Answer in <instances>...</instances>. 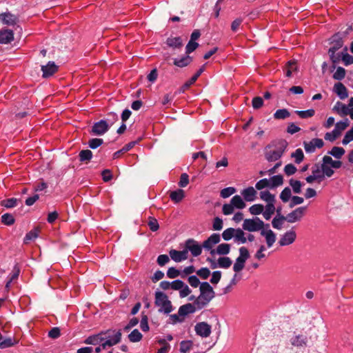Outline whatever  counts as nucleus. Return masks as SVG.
<instances>
[{
    "label": "nucleus",
    "mask_w": 353,
    "mask_h": 353,
    "mask_svg": "<svg viewBox=\"0 0 353 353\" xmlns=\"http://www.w3.org/2000/svg\"><path fill=\"white\" fill-rule=\"evenodd\" d=\"M239 256L237 257L239 259H243L244 261H247L250 257V253L248 250L243 246L241 247L239 250Z\"/></svg>",
    "instance_id": "63"
},
{
    "label": "nucleus",
    "mask_w": 353,
    "mask_h": 353,
    "mask_svg": "<svg viewBox=\"0 0 353 353\" xmlns=\"http://www.w3.org/2000/svg\"><path fill=\"white\" fill-rule=\"evenodd\" d=\"M18 21L16 15L10 12H6L0 14V21L8 26H14Z\"/></svg>",
    "instance_id": "17"
},
{
    "label": "nucleus",
    "mask_w": 353,
    "mask_h": 353,
    "mask_svg": "<svg viewBox=\"0 0 353 353\" xmlns=\"http://www.w3.org/2000/svg\"><path fill=\"white\" fill-rule=\"evenodd\" d=\"M38 236H39V230L37 228L33 229L26 234V236L23 239V243L25 244H28L31 241L37 239L38 237Z\"/></svg>",
    "instance_id": "38"
},
{
    "label": "nucleus",
    "mask_w": 353,
    "mask_h": 353,
    "mask_svg": "<svg viewBox=\"0 0 353 353\" xmlns=\"http://www.w3.org/2000/svg\"><path fill=\"white\" fill-rule=\"evenodd\" d=\"M143 338L142 334L138 329L133 330L128 335V339L130 342L136 343L140 341Z\"/></svg>",
    "instance_id": "40"
},
{
    "label": "nucleus",
    "mask_w": 353,
    "mask_h": 353,
    "mask_svg": "<svg viewBox=\"0 0 353 353\" xmlns=\"http://www.w3.org/2000/svg\"><path fill=\"white\" fill-rule=\"evenodd\" d=\"M307 338L303 335H297L292 339L291 343L294 346L302 347L306 345Z\"/></svg>",
    "instance_id": "36"
},
{
    "label": "nucleus",
    "mask_w": 353,
    "mask_h": 353,
    "mask_svg": "<svg viewBox=\"0 0 353 353\" xmlns=\"http://www.w3.org/2000/svg\"><path fill=\"white\" fill-rule=\"evenodd\" d=\"M350 124L348 119H345L343 121H340L335 124L334 130L339 134L344 130Z\"/></svg>",
    "instance_id": "46"
},
{
    "label": "nucleus",
    "mask_w": 353,
    "mask_h": 353,
    "mask_svg": "<svg viewBox=\"0 0 353 353\" xmlns=\"http://www.w3.org/2000/svg\"><path fill=\"white\" fill-rule=\"evenodd\" d=\"M215 296V292L208 282H202L200 285V295L195 299L194 305L201 310L208 305Z\"/></svg>",
    "instance_id": "2"
},
{
    "label": "nucleus",
    "mask_w": 353,
    "mask_h": 353,
    "mask_svg": "<svg viewBox=\"0 0 353 353\" xmlns=\"http://www.w3.org/2000/svg\"><path fill=\"white\" fill-rule=\"evenodd\" d=\"M154 304L159 307V312L168 314L174 310V307L168 296L163 292L156 291L154 294Z\"/></svg>",
    "instance_id": "3"
},
{
    "label": "nucleus",
    "mask_w": 353,
    "mask_h": 353,
    "mask_svg": "<svg viewBox=\"0 0 353 353\" xmlns=\"http://www.w3.org/2000/svg\"><path fill=\"white\" fill-rule=\"evenodd\" d=\"M330 44L332 46L328 50L330 57H334V52L341 48L343 46V35L341 32H337L332 35L330 39Z\"/></svg>",
    "instance_id": "6"
},
{
    "label": "nucleus",
    "mask_w": 353,
    "mask_h": 353,
    "mask_svg": "<svg viewBox=\"0 0 353 353\" xmlns=\"http://www.w3.org/2000/svg\"><path fill=\"white\" fill-rule=\"evenodd\" d=\"M236 192V188L233 187H228L221 190L220 195L222 198L226 199Z\"/></svg>",
    "instance_id": "58"
},
{
    "label": "nucleus",
    "mask_w": 353,
    "mask_h": 353,
    "mask_svg": "<svg viewBox=\"0 0 353 353\" xmlns=\"http://www.w3.org/2000/svg\"><path fill=\"white\" fill-rule=\"evenodd\" d=\"M334 92L341 99H345L348 97V92L346 87L342 83H336L334 85Z\"/></svg>",
    "instance_id": "22"
},
{
    "label": "nucleus",
    "mask_w": 353,
    "mask_h": 353,
    "mask_svg": "<svg viewBox=\"0 0 353 353\" xmlns=\"http://www.w3.org/2000/svg\"><path fill=\"white\" fill-rule=\"evenodd\" d=\"M203 245H201L194 239H188L185 243V249L188 250V252H190L194 257L199 256L202 253Z\"/></svg>",
    "instance_id": "9"
},
{
    "label": "nucleus",
    "mask_w": 353,
    "mask_h": 353,
    "mask_svg": "<svg viewBox=\"0 0 353 353\" xmlns=\"http://www.w3.org/2000/svg\"><path fill=\"white\" fill-rule=\"evenodd\" d=\"M230 251V245L228 243L219 244L216 249V252L219 255H226Z\"/></svg>",
    "instance_id": "41"
},
{
    "label": "nucleus",
    "mask_w": 353,
    "mask_h": 353,
    "mask_svg": "<svg viewBox=\"0 0 353 353\" xmlns=\"http://www.w3.org/2000/svg\"><path fill=\"white\" fill-rule=\"evenodd\" d=\"M196 310H199L197 306L192 303H186L185 305H181L178 310L179 315L181 317L185 316L188 314H193L196 312Z\"/></svg>",
    "instance_id": "18"
},
{
    "label": "nucleus",
    "mask_w": 353,
    "mask_h": 353,
    "mask_svg": "<svg viewBox=\"0 0 353 353\" xmlns=\"http://www.w3.org/2000/svg\"><path fill=\"white\" fill-rule=\"evenodd\" d=\"M14 40V32L11 30L2 29L0 30V43L8 44Z\"/></svg>",
    "instance_id": "20"
},
{
    "label": "nucleus",
    "mask_w": 353,
    "mask_h": 353,
    "mask_svg": "<svg viewBox=\"0 0 353 353\" xmlns=\"http://www.w3.org/2000/svg\"><path fill=\"white\" fill-rule=\"evenodd\" d=\"M103 339L100 336V334L92 335L88 336L84 341L85 343L89 345H97Z\"/></svg>",
    "instance_id": "48"
},
{
    "label": "nucleus",
    "mask_w": 353,
    "mask_h": 353,
    "mask_svg": "<svg viewBox=\"0 0 353 353\" xmlns=\"http://www.w3.org/2000/svg\"><path fill=\"white\" fill-rule=\"evenodd\" d=\"M296 239V233L293 229H291L281 235L278 243L280 246L290 245L295 241Z\"/></svg>",
    "instance_id": "11"
},
{
    "label": "nucleus",
    "mask_w": 353,
    "mask_h": 353,
    "mask_svg": "<svg viewBox=\"0 0 353 353\" xmlns=\"http://www.w3.org/2000/svg\"><path fill=\"white\" fill-rule=\"evenodd\" d=\"M185 196L184 191L181 189H178L170 193V197L172 201L175 203L180 202Z\"/></svg>",
    "instance_id": "33"
},
{
    "label": "nucleus",
    "mask_w": 353,
    "mask_h": 353,
    "mask_svg": "<svg viewBox=\"0 0 353 353\" xmlns=\"http://www.w3.org/2000/svg\"><path fill=\"white\" fill-rule=\"evenodd\" d=\"M110 124L105 119H101L93 123L90 133L94 136H102L110 129Z\"/></svg>",
    "instance_id": "7"
},
{
    "label": "nucleus",
    "mask_w": 353,
    "mask_h": 353,
    "mask_svg": "<svg viewBox=\"0 0 353 353\" xmlns=\"http://www.w3.org/2000/svg\"><path fill=\"white\" fill-rule=\"evenodd\" d=\"M291 190L290 188H285L280 194V199L283 203H287L291 199Z\"/></svg>",
    "instance_id": "51"
},
{
    "label": "nucleus",
    "mask_w": 353,
    "mask_h": 353,
    "mask_svg": "<svg viewBox=\"0 0 353 353\" xmlns=\"http://www.w3.org/2000/svg\"><path fill=\"white\" fill-rule=\"evenodd\" d=\"M320 164H321V170H322V172H323L324 179L325 177L330 178L334 174V170L327 163H325V161L323 159H322V163Z\"/></svg>",
    "instance_id": "29"
},
{
    "label": "nucleus",
    "mask_w": 353,
    "mask_h": 353,
    "mask_svg": "<svg viewBox=\"0 0 353 353\" xmlns=\"http://www.w3.org/2000/svg\"><path fill=\"white\" fill-rule=\"evenodd\" d=\"M196 274L203 279H207L210 275V271L208 268H201L197 270Z\"/></svg>",
    "instance_id": "62"
},
{
    "label": "nucleus",
    "mask_w": 353,
    "mask_h": 353,
    "mask_svg": "<svg viewBox=\"0 0 353 353\" xmlns=\"http://www.w3.org/2000/svg\"><path fill=\"white\" fill-rule=\"evenodd\" d=\"M20 272H21V268L18 263H16L14 265L13 269H12L11 273L8 276V278L9 279H10L11 281H14L18 279Z\"/></svg>",
    "instance_id": "47"
},
{
    "label": "nucleus",
    "mask_w": 353,
    "mask_h": 353,
    "mask_svg": "<svg viewBox=\"0 0 353 353\" xmlns=\"http://www.w3.org/2000/svg\"><path fill=\"white\" fill-rule=\"evenodd\" d=\"M348 109H349L348 106H347L345 104H344L340 101H337L333 108V110L336 112L338 114H339L341 116L347 115L348 114V112H347Z\"/></svg>",
    "instance_id": "27"
},
{
    "label": "nucleus",
    "mask_w": 353,
    "mask_h": 353,
    "mask_svg": "<svg viewBox=\"0 0 353 353\" xmlns=\"http://www.w3.org/2000/svg\"><path fill=\"white\" fill-rule=\"evenodd\" d=\"M15 219L12 214L6 213L1 216V222L6 225H12L14 223Z\"/></svg>",
    "instance_id": "52"
},
{
    "label": "nucleus",
    "mask_w": 353,
    "mask_h": 353,
    "mask_svg": "<svg viewBox=\"0 0 353 353\" xmlns=\"http://www.w3.org/2000/svg\"><path fill=\"white\" fill-rule=\"evenodd\" d=\"M261 235L265 238L268 248H271L276 241V234L271 230H262Z\"/></svg>",
    "instance_id": "21"
},
{
    "label": "nucleus",
    "mask_w": 353,
    "mask_h": 353,
    "mask_svg": "<svg viewBox=\"0 0 353 353\" xmlns=\"http://www.w3.org/2000/svg\"><path fill=\"white\" fill-rule=\"evenodd\" d=\"M205 70V65L201 66L199 70L188 80L187 81L184 85L183 88L188 89L190 85H192L193 83L196 82V81L198 79V78L200 77V75Z\"/></svg>",
    "instance_id": "25"
},
{
    "label": "nucleus",
    "mask_w": 353,
    "mask_h": 353,
    "mask_svg": "<svg viewBox=\"0 0 353 353\" xmlns=\"http://www.w3.org/2000/svg\"><path fill=\"white\" fill-rule=\"evenodd\" d=\"M345 77V70L342 67H338L336 70L333 74V79L335 80L341 81Z\"/></svg>",
    "instance_id": "56"
},
{
    "label": "nucleus",
    "mask_w": 353,
    "mask_h": 353,
    "mask_svg": "<svg viewBox=\"0 0 353 353\" xmlns=\"http://www.w3.org/2000/svg\"><path fill=\"white\" fill-rule=\"evenodd\" d=\"M288 145V142L284 139L272 141L264 149L265 159L268 162L279 160L283 155Z\"/></svg>",
    "instance_id": "1"
},
{
    "label": "nucleus",
    "mask_w": 353,
    "mask_h": 353,
    "mask_svg": "<svg viewBox=\"0 0 353 353\" xmlns=\"http://www.w3.org/2000/svg\"><path fill=\"white\" fill-rule=\"evenodd\" d=\"M194 330L198 336L202 338H207L211 334L212 327L206 322H199L195 325Z\"/></svg>",
    "instance_id": "13"
},
{
    "label": "nucleus",
    "mask_w": 353,
    "mask_h": 353,
    "mask_svg": "<svg viewBox=\"0 0 353 353\" xmlns=\"http://www.w3.org/2000/svg\"><path fill=\"white\" fill-rule=\"evenodd\" d=\"M192 345V342L191 341H183L180 343V352L181 353L188 352Z\"/></svg>",
    "instance_id": "60"
},
{
    "label": "nucleus",
    "mask_w": 353,
    "mask_h": 353,
    "mask_svg": "<svg viewBox=\"0 0 353 353\" xmlns=\"http://www.w3.org/2000/svg\"><path fill=\"white\" fill-rule=\"evenodd\" d=\"M290 116V112L285 108L279 109L274 114V118L275 119H285Z\"/></svg>",
    "instance_id": "39"
},
{
    "label": "nucleus",
    "mask_w": 353,
    "mask_h": 353,
    "mask_svg": "<svg viewBox=\"0 0 353 353\" xmlns=\"http://www.w3.org/2000/svg\"><path fill=\"white\" fill-rule=\"evenodd\" d=\"M284 221H286V218L283 215L275 216L272 221V227L277 230L282 229Z\"/></svg>",
    "instance_id": "35"
},
{
    "label": "nucleus",
    "mask_w": 353,
    "mask_h": 353,
    "mask_svg": "<svg viewBox=\"0 0 353 353\" xmlns=\"http://www.w3.org/2000/svg\"><path fill=\"white\" fill-rule=\"evenodd\" d=\"M289 183L295 194H300L301 192L303 183L300 181L291 179Z\"/></svg>",
    "instance_id": "42"
},
{
    "label": "nucleus",
    "mask_w": 353,
    "mask_h": 353,
    "mask_svg": "<svg viewBox=\"0 0 353 353\" xmlns=\"http://www.w3.org/2000/svg\"><path fill=\"white\" fill-rule=\"evenodd\" d=\"M341 59L345 65H350L353 63V56L347 52L342 53Z\"/></svg>",
    "instance_id": "64"
},
{
    "label": "nucleus",
    "mask_w": 353,
    "mask_h": 353,
    "mask_svg": "<svg viewBox=\"0 0 353 353\" xmlns=\"http://www.w3.org/2000/svg\"><path fill=\"white\" fill-rule=\"evenodd\" d=\"M192 57L186 54L185 56H183L181 58H175L174 59L173 63L174 65L179 68H184L192 61Z\"/></svg>",
    "instance_id": "23"
},
{
    "label": "nucleus",
    "mask_w": 353,
    "mask_h": 353,
    "mask_svg": "<svg viewBox=\"0 0 353 353\" xmlns=\"http://www.w3.org/2000/svg\"><path fill=\"white\" fill-rule=\"evenodd\" d=\"M245 262L243 259L236 258L233 265V270L236 273L241 272L244 268Z\"/></svg>",
    "instance_id": "54"
},
{
    "label": "nucleus",
    "mask_w": 353,
    "mask_h": 353,
    "mask_svg": "<svg viewBox=\"0 0 353 353\" xmlns=\"http://www.w3.org/2000/svg\"><path fill=\"white\" fill-rule=\"evenodd\" d=\"M270 189H274L283 183V177L281 174L274 175L269 179Z\"/></svg>",
    "instance_id": "28"
},
{
    "label": "nucleus",
    "mask_w": 353,
    "mask_h": 353,
    "mask_svg": "<svg viewBox=\"0 0 353 353\" xmlns=\"http://www.w3.org/2000/svg\"><path fill=\"white\" fill-rule=\"evenodd\" d=\"M265 223L259 217L245 219L242 225V230L250 232L261 231L263 230Z\"/></svg>",
    "instance_id": "5"
},
{
    "label": "nucleus",
    "mask_w": 353,
    "mask_h": 353,
    "mask_svg": "<svg viewBox=\"0 0 353 353\" xmlns=\"http://www.w3.org/2000/svg\"><path fill=\"white\" fill-rule=\"evenodd\" d=\"M312 174L305 178V181L308 183H312L314 181L321 183L324 180L322 170H321V164L319 163H314L311 168Z\"/></svg>",
    "instance_id": "8"
},
{
    "label": "nucleus",
    "mask_w": 353,
    "mask_h": 353,
    "mask_svg": "<svg viewBox=\"0 0 353 353\" xmlns=\"http://www.w3.org/2000/svg\"><path fill=\"white\" fill-rule=\"evenodd\" d=\"M241 194L244 201L247 202H253L256 199L257 192L253 187L250 186L243 189L241 192Z\"/></svg>",
    "instance_id": "15"
},
{
    "label": "nucleus",
    "mask_w": 353,
    "mask_h": 353,
    "mask_svg": "<svg viewBox=\"0 0 353 353\" xmlns=\"http://www.w3.org/2000/svg\"><path fill=\"white\" fill-rule=\"evenodd\" d=\"M306 209V206H302L296 208L294 210L290 212L285 216L286 221H288L290 223H294L295 222L301 221L305 214Z\"/></svg>",
    "instance_id": "10"
},
{
    "label": "nucleus",
    "mask_w": 353,
    "mask_h": 353,
    "mask_svg": "<svg viewBox=\"0 0 353 353\" xmlns=\"http://www.w3.org/2000/svg\"><path fill=\"white\" fill-rule=\"evenodd\" d=\"M274 212L275 203H267L263 212V216L265 220H270Z\"/></svg>",
    "instance_id": "30"
},
{
    "label": "nucleus",
    "mask_w": 353,
    "mask_h": 353,
    "mask_svg": "<svg viewBox=\"0 0 353 353\" xmlns=\"http://www.w3.org/2000/svg\"><path fill=\"white\" fill-rule=\"evenodd\" d=\"M345 152V150L343 148L334 146L331 149V150L328 151L327 154L339 159L343 156Z\"/></svg>",
    "instance_id": "31"
},
{
    "label": "nucleus",
    "mask_w": 353,
    "mask_h": 353,
    "mask_svg": "<svg viewBox=\"0 0 353 353\" xmlns=\"http://www.w3.org/2000/svg\"><path fill=\"white\" fill-rule=\"evenodd\" d=\"M292 157L294 158V161L296 163L299 164L304 158V154L301 149H296L292 154Z\"/></svg>",
    "instance_id": "55"
},
{
    "label": "nucleus",
    "mask_w": 353,
    "mask_h": 353,
    "mask_svg": "<svg viewBox=\"0 0 353 353\" xmlns=\"http://www.w3.org/2000/svg\"><path fill=\"white\" fill-rule=\"evenodd\" d=\"M230 203L232 204V205L234 206V208L239 209V210L243 209L246 206V204L244 201L243 198H242L239 195L234 196L231 199Z\"/></svg>",
    "instance_id": "24"
},
{
    "label": "nucleus",
    "mask_w": 353,
    "mask_h": 353,
    "mask_svg": "<svg viewBox=\"0 0 353 353\" xmlns=\"http://www.w3.org/2000/svg\"><path fill=\"white\" fill-rule=\"evenodd\" d=\"M166 44L172 48H180L183 46V42L180 37H169L166 40Z\"/></svg>",
    "instance_id": "26"
},
{
    "label": "nucleus",
    "mask_w": 353,
    "mask_h": 353,
    "mask_svg": "<svg viewBox=\"0 0 353 353\" xmlns=\"http://www.w3.org/2000/svg\"><path fill=\"white\" fill-rule=\"evenodd\" d=\"M114 334L112 336H108V339L111 341L112 345H114L119 343L121 341V330L113 331Z\"/></svg>",
    "instance_id": "49"
},
{
    "label": "nucleus",
    "mask_w": 353,
    "mask_h": 353,
    "mask_svg": "<svg viewBox=\"0 0 353 353\" xmlns=\"http://www.w3.org/2000/svg\"><path fill=\"white\" fill-rule=\"evenodd\" d=\"M92 152L90 150H83L79 154V161L81 162L90 161L92 158Z\"/></svg>",
    "instance_id": "37"
},
{
    "label": "nucleus",
    "mask_w": 353,
    "mask_h": 353,
    "mask_svg": "<svg viewBox=\"0 0 353 353\" xmlns=\"http://www.w3.org/2000/svg\"><path fill=\"white\" fill-rule=\"evenodd\" d=\"M323 159L325 161V163H327L330 167L333 169H339L342 165V162L341 161L333 160L331 157L328 155H325L323 157Z\"/></svg>",
    "instance_id": "32"
},
{
    "label": "nucleus",
    "mask_w": 353,
    "mask_h": 353,
    "mask_svg": "<svg viewBox=\"0 0 353 353\" xmlns=\"http://www.w3.org/2000/svg\"><path fill=\"white\" fill-rule=\"evenodd\" d=\"M221 241L220 235L216 233L211 234L205 241L203 243V248L206 250H210L213 246L219 243Z\"/></svg>",
    "instance_id": "16"
},
{
    "label": "nucleus",
    "mask_w": 353,
    "mask_h": 353,
    "mask_svg": "<svg viewBox=\"0 0 353 353\" xmlns=\"http://www.w3.org/2000/svg\"><path fill=\"white\" fill-rule=\"evenodd\" d=\"M232 263V260L228 256L220 257L218 259V266L221 268H228Z\"/></svg>",
    "instance_id": "44"
},
{
    "label": "nucleus",
    "mask_w": 353,
    "mask_h": 353,
    "mask_svg": "<svg viewBox=\"0 0 353 353\" xmlns=\"http://www.w3.org/2000/svg\"><path fill=\"white\" fill-rule=\"evenodd\" d=\"M263 210L264 206L262 204H254L249 208V212L252 215L263 214Z\"/></svg>",
    "instance_id": "45"
},
{
    "label": "nucleus",
    "mask_w": 353,
    "mask_h": 353,
    "mask_svg": "<svg viewBox=\"0 0 353 353\" xmlns=\"http://www.w3.org/2000/svg\"><path fill=\"white\" fill-rule=\"evenodd\" d=\"M270 188V180L268 179H262L259 180L255 184V188L258 190H261L264 188Z\"/></svg>",
    "instance_id": "50"
},
{
    "label": "nucleus",
    "mask_w": 353,
    "mask_h": 353,
    "mask_svg": "<svg viewBox=\"0 0 353 353\" xmlns=\"http://www.w3.org/2000/svg\"><path fill=\"white\" fill-rule=\"evenodd\" d=\"M259 194L260 198L267 203H275V196L269 191H261Z\"/></svg>",
    "instance_id": "34"
},
{
    "label": "nucleus",
    "mask_w": 353,
    "mask_h": 353,
    "mask_svg": "<svg viewBox=\"0 0 353 353\" xmlns=\"http://www.w3.org/2000/svg\"><path fill=\"white\" fill-rule=\"evenodd\" d=\"M199 46V43L196 41H189L185 47V53L189 55L191 52H194Z\"/></svg>",
    "instance_id": "61"
},
{
    "label": "nucleus",
    "mask_w": 353,
    "mask_h": 353,
    "mask_svg": "<svg viewBox=\"0 0 353 353\" xmlns=\"http://www.w3.org/2000/svg\"><path fill=\"white\" fill-rule=\"evenodd\" d=\"M17 199L15 198L7 199L1 201V205L6 208H12L17 205Z\"/></svg>",
    "instance_id": "53"
},
{
    "label": "nucleus",
    "mask_w": 353,
    "mask_h": 353,
    "mask_svg": "<svg viewBox=\"0 0 353 353\" xmlns=\"http://www.w3.org/2000/svg\"><path fill=\"white\" fill-rule=\"evenodd\" d=\"M158 343L163 346L158 350L157 353H168L170 350V345L164 339H159Z\"/></svg>",
    "instance_id": "59"
},
{
    "label": "nucleus",
    "mask_w": 353,
    "mask_h": 353,
    "mask_svg": "<svg viewBox=\"0 0 353 353\" xmlns=\"http://www.w3.org/2000/svg\"><path fill=\"white\" fill-rule=\"evenodd\" d=\"M170 258L175 262H181L188 259V250L178 251L171 250L169 252Z\"/></svg>",
    "instance_id": "19"
},
{
    "label": "nucleus",
    "mask_w": 353,
    "mask_h": 353,
    "mask_svg": "<svg viewBox=\"0 0 353 353\" xmlns=\"http://www.w3.org/2000/svg\"><path fill=\"white\" fill-rule=\"evenodd\" d=\"M43 78H49L52 77L58 70V65L54 61H49L46 65H41V68Z\"/></svg>",
    "instance_id": "14"
},
{
    "label": "nucleus",
    "mask_w": 353,
    "mask_h": 353,
    "mask_svg": "<svg viewBox=\"0 0 353 353\" xmlns=\"http://www.w3.org/2000/svg\"><path fill=\"white\" fill-rule=\"evenodd\" d=\"M295 113L301 119H307L313 117L315 114L314 109L307 110H296Z\"/></svg>",
    "instance_id": "43"
},
{
    "label": "nucleus",
    "mask_w": 353,
    "mask_h": 353,
    "mask_svg": "<svg viewBox=\"0 0 353 353\" xmlns=\"http://www.w3.org/2000/svg\"><path fill=\"white\" fill-rule=\"evenodd\" d=\"M103 143V140L100 138H93L88 141V146L94 150L97 149Z\"/></svg>",
    "instance_id": "57"
},
{
    "label": "nucleus",
    "mask_w": 353,
    "mask_h": 353,
    "mask_svg": "<svg viewBox=\"0 0 353 353\" xmlns=\"http://www.w3.org/2000/svg\"><path fill=\"white\" fill-rule=\"evenodd\" d=\"M323 145V141L319 138H314L310 141L303 142L304 149L307 153H313L316 148H321Z\"/></svg>",
    "instance_id": "12"
},
{
    "label": "nucleus",
    "mask_w": 353,
    "mask_h": 353,
    "mask_svg": "<svg viewBox=\"0 0 353 353\" xmlns=\"http://www.w3.org/2000/svg\"><path fill=\"white\" fill-rule=\"evenodd\" d=\"M222 238L225 241L234 239V242L238 245L244 244L247 242L245 233L241 228H228L222 232Z\"/></svg>",
    "instance_id": "4"
}]
</instances>
